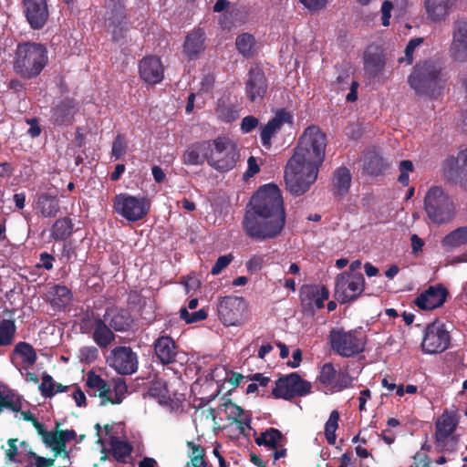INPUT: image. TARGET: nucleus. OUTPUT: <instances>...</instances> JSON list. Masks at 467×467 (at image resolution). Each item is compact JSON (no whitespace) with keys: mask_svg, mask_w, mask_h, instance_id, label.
<instances>
[{"mask_svg":"<svg viewBox=\"0 0 467 467\" xmlns=\"http://www.w3.org/2000/svg\"><path fill=\"white\" fill-rule=\"evenodd\" d=\"M17 440L9 439L7 441V449L5 450V455L10 461H15L16 456L17 454Z\"/></svg>","mask_w":467,"mask_h":467,"instance_id":"0e129e2a","label":"nucleus"},{"mask_svg":"<svg viewBox=\"0 0 467 467\" xmlns=\"http://www.w3.org/2000/svg\"><path fill=\"white\" fill-rule=\"evenodd\" d=\"M339 413L337 410H332L327 421L325 424V435L329 444L336 442V431L338 427Z\"/></svg>","mask_w":467,"mask_h":467,"instance_id":"49530a36","label":"nucleus"},{"mask_svg":"<svg viewBox=\"0 0 467 467\" xmlns=\"http://www.w3.org/2000/svg\"><path fill=\"white\" fill-rule=\"evenodd\" d=\"M73 231V224L71 223V220L68 218H62L53 224L52 227V236L55 239H66L68 237Z\"/></svg>","mask_w":467,"mask_h":467,"instance_id":"c03bdc74","label":"nucleus"},{"mask_svg":"<svg viewBox=\"0 0 467 467\" xmlns=\"http://www.w3.org/2000/svg\"><path fill=\"white\" fill-rule=\"evenodd\" d=\"M239 161L236 145L229 139L219 137L212 140L208 164L220 172L233 170Z\"/></svg>","mask_w":467,"mask_h":467,"instance_id":"1a4fd4ad","label":"nucleus"},{"mask_svg":"<svg viewBox=\"0 0 467 467\" xmlns=\"http://www.w3.org/2000/svg\"><path fill=\"white\" fill-rule=\"evenodd\" d=\"M55 295L59 297L61 303H67L70 298V291L63 285L54 286Z\"/></svg>","mask_w":467,"mask_h":467,"instance_id":"e2e57ef3","label":"nucleus"},{"mask_svg":"<svg viewBox=\"0 0 467 467\" xmlns=\"http://www.w3.org/2000/svg\"><path fill=\"white\" fill-rule=\"evenodd\" d=\"M75 114V104L71 100L61 101L52 111V121L57 125H67Z\"/></svg>","mask_w":467,"mask_h":467,"instance_id":"f704fd0d","label":"nucleus"},{"mask_svg":"<svg viewBox=\"0 0 467 467\" xmlns=\"http://www.w3.org/2000/svg\"><path fill=\"white\" fill-rule=\"evenodd\" d=\"M13 355L21 358L24 368L34 365L36 360V353L33 347L26 342H19L16 345Z\"/></svg>","mask_w":467,"mask_h":467,"instance_id":"4c0bfd02","label":"nucleus"},{"mask_svg":"<svg viewBox=\"0 0 467 467\" xmlns=\"http://www.w3.org/2000/svg\"><path fill=\"white\" fill-rule=\"evenodd\" d=\"M104 317L116 331H126L130 329L133 322L130 314L123 309L108 310Z\"/></svg>","mask_w":467,"mask_h":467,"instance_id":"72a5a7b5","label":"nucleus"},{"mask_svg":"<svg viewBox=\"0 0 467 467\" xmlns=\"http://www.w3.org/2000/svg\"><path fill=\"white\" fill-rule=\"evenodd\" d=\"M180 317L186 323L191 324L204 320L207 317V312L203 308H202L196 312L190 314L186 307H182L180 310Z\"/></svg>","mask_w":467,"mask_h":467,"instance_id":"8fccbe9b","label":"nucleus"},{"mask_svg":"<svg viewBox=\"0 0 467 467\" xmlns=\"http://www.w3.org/2000/svg\"><path fill=\"white\" fill-rule=\"evenodd\" d=\"M290 115L282 110L265 125L261 131V140L264 146L270 147L271 139L280 130L285 122L289 121Z\"/></svg>","mask_w":467,"mask_h":467,"instance_id":"c85d7f7f","label":"nucleus"},{"mask_svg":"<svg viewBox=\"0 0 467 467\" xmlns=\"http://www.w3.org/2000/svg\"><path fill=\"white\" fill-rule=\"evenodd\" d=\"M186 445L190 450L189 457L191 459L186 467H206L204 449L193 441H187Z\"/></svg>","mask_w":467,"mask_h":467,"instance_id":"37998d69","label":"nucleus"},{"mask_svg":"<svg viewBox=\"0 0 467 467\" xmlns=\"http://www.w3.org/2000/svg\"><path fill=\"white\" fill-rule=\"evenodd\" d=\"M244 220L243 229L247 236L256 241H266L279 236L285 224V213L279 188L264 185L253 195Z\"/></svg>","mask_w":467,"mask_h":467,"instance_id":"f257e3e1","label":"nucleus"},{"mask_svg":"<svg viewBox=\"0 0 467 467\" xmlns=\"http://www.w3.org/2000/svg\"><path fill=\"white\" fill-rule=\"evenodd\" d=\"M364 59L365 71L372 77L379 75L385 66L383 52L377 47H368Z\"/></svg>","mask_w":467,"mask_h":467,"instance_id":"c756f323","label":"nucleus"},{"mask_svg":"<svg viewBox=\"0 0 467 467\" xmlns=\"http://www.w3.org/2000/svg\"><path fill=\"white\" fill-rule=\"evenodd\" d=\"M285 439L282 432L275 428H269L255 438V442L259 446H265L270 449L283 447Z\"/></svg>","mask_w":467,"mask_h":467,"instance_id":"c9c22d12","label":"nucleus"},{"mask_svg":"<svg viewBox=\"0 0 467 467\" xmlns=\"http://www.w3.org/2000/svg\"><path fill=\"white\" fill-rule=\"evenodd\" d=\"M139 72L141 79L147 84L154 85L161 82L164 75L161 58L155 56L142 58L139 64Z\"/></svg>","mask_w":467,"mask_h":467,"instance_id":"aec40b11","label":"nucleus"},{"mask_svg":"<svg viewBox=\"0 0 467 467\" xmlns=\"http://www.w3.org/2000/svg\"><path fill=\"white\" fill-rule=\"evenodd\" d=\"M182 284L185 286L186 293L195 290L200 286V281L193 275L182 277Z\"/></svg>","mask_w":467,"mask_h":467,"instance_id":"680f3d73","label":"nucleus"},{"mask_svg":"<svg viewBox=\"0 0 467 467\" xmlns=\"http://www.w3.org/2000/svg\"><path fill=\"white\" fill-rule=\"evenodd\" d=\"M234 256L232 254H226L220 256L214 265L213 266L211 273L213 275H219L228 265L233 261Z\"/></svg>","mask_w":467,"mask_h":467,"instance_id":"5fc2aeb1","label":"nucleus"},{"mask_svg":"<svg viewBox=\"0 0 467 467\" xmlns=\"http://www.w3.org/2000/svg\"><path fill=\"white\" fill-rule=\"evenodd\" d=\"M57 432L61 441V445L63 446L64 450H66L67 442L70 441L76 437V432L72 430L57 431Z\"/></svg>","mask_w":467,"mask_h":467,"instance_id":"69168bd1","label":"nucleus"},{"mask_svg":"<svg viewBox=\"0 0 467 467\" xmlns=\"http://www.w3.org/2000/svg\"><path fill=\"white\" fill-rule=\"evenodd\" d=\"M205 33L197 28L190 32L184 40L183 53L189 59L197 58L205 49Z\"/></svg>","mask_w":467,"mask_h":467,"instance_id":"a878e982","label":"nucleus"},{"mask_svg":"<svg viewBox=\"0 0 467 467\" xmlns=\"http://www.w3.org/2000/svg\"><path fill=\"white\" fill-rule=\"evenodd\" d=\"M246 307V303L242 297L225 296L219 301L217 311L225 326H239L244 320Z\"/></svg>","mask_w":467,"mask_h":467,"instance_id":"2eb2a0df","label":"nucleus"},{"mask_svg":"<svg viewBox=\"0 0 467 467\" xmlns=\"http://www.w3.org/2000/svg\"><path fill=\"white\" fill-rule=\"evenodd\" d=\"M86 386L89 395L100 398L101 406L108 403L120 404L128 391L124 379H113L111 389V386L106 380L93 371L87 374Z\"/></svg>","mask_w":467,"mask_h":467,"instance_id":"39448f33","label":"nucleus"},{"mask_svg":"<svg viewBox=\"0 0 467 467\" xmlns=\"http://www.w3.org/2000/svg\"><path fill=\"white\" fill-rule=\"evenodd\" d=\"M456 427L454 419L447 414H442L436 422V442L437 446L445 450L446 441H453L451 434Z\"/></svg>","mask_w":467,"mask_h":467,"instance_id":"bb28decb","label":"nucleus"},{"mask_svg":"<svg viewBox=\"0 0 467 467\" xmlns=\"http://www.w3.org/2000/svg\"><path fill=\"white\" fill-rule=\"evenodd\" d=\"M126 149H127V144H126L124 136L121 134H119L116 137V140H114L113 145H112V150H111L112 156L116 160L119 159L126 152Z\"/></svg>","mask_w":467,"mask_h":467,"instance_id":"864d4df0","label":"nucleus"},{"mask_svg":"<svg viewBox=\"0 0 467 467\" xmlns=\"http://www.w3.org/2000/svg\"><path fill=\"white\" fill-rule=\"evenodd\" d=\"M67 389L68 386L55 382L53 378L48 374L43 375L42 383L38 387L39 391L46 398H50L57 393L66 391Z\"/></svg>","mask_w":467,"mask_h":467,"instance_id":"a19ab883","label":"nucleus"},{"mask_svg":"<svg viewBox=\"0 0 467 467\" xmlns=\"http://www.w3.org/2000/svg\"><path fill=\"white\" fill-rule=\"evenodd\" d=\"M424 209L430 220L437 224L446 223L451 221L455 215L453 202L439 186H432L427 192Z\"/></svg>","mask_w":467,"mask_h":467,"instance_id":"0eeeda50","label":"nucleus"},{"mask_svg":"<svg viewBox=\"0 0 467 467\" xmlns=\"http://www.w3.org/2000/svg\"><path fill=\"white\" fill-rule=\"evenodd\" d=\"M220 410L223 411L229 420L237 425L240 433L246 434V431L251 430V416L245 413L244 410L231 400H227L220 406Z\"/></svg>","mask_w":467,"mask_h":467,"instance_id":"5701e85b","label":"nucleus"},{"mask_svg":"<svg viewBox=\"0 0 467 467\" xmlns=\"http://www.w3.org/2000/svg\"><path fill=\"white\" fill-rule=\"evenodd\" d=\"M441 245L447 251L467 245V226L459 227L446 234L441 240Z\"/></svg>","mask_w":467,"mask_h":467,"instance_id":"e433bc0d","label":"nucleus"},{"mask_svg":"<svg viewBox=\"0 0 467 467\" xmlns=\"http://www.w3.org/2000/svg\"><path fill=\"white\" fill-rule=\"evenodd\" d=\"M258 123L259 121L255 117L246 116L242 120L241 130L244 133H249L258 125Z\"/></svg>","mask_w":467,"mask_h":467,"instance_id":"4d7b16f0","label":"nucleus"},{"mask_svg":"<svg viewBox=\"0 0 467 467\" xmlns=\"http://www.w3.org/2000/svg\"><path fill=\"white\" fill-rule=\"evenodd\" d=\"M154 351L162 364H170L175 360L177 348L174 340L169 336L160 337L154 343Z\"/></svg>","mask_w":467,"mask_h":467,"instance_id":"cd10ccee","label":"nucleus"},{"mask_svg":"<svg viewBox=\"0 0 467 467\" xmlns=\"http://www.w3.org/2000/svg\"><path fill=\"white\" fill-rule=\"evenodd\" d=\"M410 88L419 96L436 99L446 85L442 63L438 59H428L417 63L408 78Z\"/></svg>","mask_w":467,"mask_h":467,"instance_id":"f03ea898","label":"nucleus"},{"mask_svg":"<svg viewBox=\"0 0 467 467\" xmlns=\"http://www.w3.org/2000/svg\"><path fill=\"white\" fill-rule=\"evenodd\" d=\"M317 381L326 392L335 393L352 387L353 378L348 370H337L332 363L327 362L320 368Z\"/></svg>","mask_w":467,"mask_h":467,"instance_id":"f8f14e48","label":"nucleus"},{"mask_svg":"<svg viewBox=\"0 0 467 467\" xmlns=\"http://www.w3.org/2000/svg\"><path fill=\"white\" fill-rule=\"evenodd\" d=\"M422 42L423 39L420 37L410 39L404 50L405 56L399 57L398 61L400 63L406 61L408 64H411L413 60V52Z\"/></svg>","mask_w":467,"mask_h":467,"instance_id":"603ef678","label":"nucleus"},{"mask_svg":"<svg viewBox=\"0 0 467 467\" xmlns=\"http://www.w3.org/2000/svg\"><path fill=\"white\" fill-rule=\"evenodd\" d=\"M393 9V5L390 1H385L381 6V14H382V25L384 26H388L389 25V19L391 17V10Z\"/></svg>","mask_w":467,"mask_h":467,"instance_id":"bf43d9fd","label":"nucleus"},{"mask_svg":"<svg viewBox=\"0 0 467 467\" xmlns=\"http://www.w3.org/2000/svg\"><path fill=\"white\" fill-rule=\"evenodd\" d=\"M351 183V174L346 167H339L334 172L333 186L335 192L344 195L348 192Z\"/></svg>","mask_w":467,"mask_h":467,"instance_id":"58836bf2","label":"nucleus"},{"mask_svg":"<svg viewBox=\"0 0 467 467\" xmlns=\"http://www.w3.org/2000/svg\"><path fill=\"white\" fill-rule=\"evenodd\" d=\"M328 298V291L326 288H322L320 292H317L314 298V304L317 308L324 307V302Z\"/></svg>","mask_w":467,"mask_h":467,"instance_id":"338daca9","label":"nucleus"},{"mask_svg":"<svg viewBox=\"0 0 467 467\" xmlns=\"http://www.w3.org/2000/svg\"><path fill=\"white\" fill-rule=\"evenodd\" d=\"M442 170L448 179H460L462 185L467 189V149L460 151L457 157L447 158Z\"/></svg>","mask_w":467,"mask_h":467,"instance_id":"f3484780","label":"nucleus"},{"mask_svg":"<svg viewBox=\"0 0 467 467\" xmlns=\"http://www.w3.org/2000/svg\"><path fill=\"white\" fill-rule=\"evenodd\" d=\"M450 334L445 325L437 321L427 326L421 343L422 350L428 354L441 353L450 346Z\"/></svg>","mask_w":467,"mask_h":467,"instance_id":"4468645a","label":"nucleus"},{"mask_svg":"<svg viewBox=\"0 0 467 467\" xmlns=\"http://www.w3.org/2000/svg\"><path fill=\"white\" fill-rule=\"evenodd\" d=\"M327 137L321 130L315 125L307 127L299 139L294 154L317 164H322L325 159Z\"/></svg>","mask_w":467,"mask_h":467,"instance_id":"6e6552de","label":"nucleus"},{"mask_svg":"<svg viewBox=\"0 0 467 467\" xmlns=\"http://www.w3.org/2000/svg\"><path fill=\"white\" fill-rule=\"evenodd\" d=\"M114 209L117 213L128 221L136 222L148 213L150 203L145 198L120 193L114 198Z\"/></svg>","mask_w":467,"mask_h":467,"instance_id":"9b49d317","label":"nucleus"},{"mask_svg":"<svg viewBox=\"0 0 467 467\" xmlns=\"http://www.w3.org/2000/svg\"><path fill=\"white\" fill-rule=\"evenodd\" d=\"M447 291L442 286H430L415 300V304L423 310H432L443 305Z\"/></svg>","mask_w":467,"mask_h":467,"instance_id":"b1692460","label":"nucleus"},{"mask_svg":"<svg viewBox=\"0 0 467 467\" xmlns=\"http://www.w3.org/2000/svg\"><path fill=\"white\" fill-rule=\"evenodd\" d=\"M457 0H424L426 18L431 23L444 22L451 15Z\"/></svg>","mask_w":467,"mask_h":467,"instance_id":"412c9836","label":"nucleus"},{"mask_svg":"<svg viewBox=\"0 0 467 467\" xmlns=\"http://www.w3.org/2000/svg\"><path fill=\"white\" fill-rule=\"evenodd\" d=\"M26 19L34 29L42 28L48 18L47 0H22Z\"/></svg>","mask_w":467,"mask_h":467,"instance_id":"a211bd4d","label":"nucleus"},{"mask_svg":"<svg viewBox=\"0 0 467 467\" xmlns=\"http://www.w3.org/2000/svg\"><path fill=\"white\" fill-rule=\"evenodd\" d=\"M331 349L343 358H352L365 350L367 336L361 328H333L328 336Z\"/></svg>","mask_w":467,"mask_h":467,"instance_id":"423d86ee","label":"nucleus"},{"mask_svg":"<svg viewBox=\"0 0 467 467\" xmlns=\"http://www.w3.org/2000/svg\"><path fill=\"white\" fill-rule=\"evenodd\" d=\"M320 164L307 161L299 154H294L285 171L287 190L295 195L305 193L316 182Z\"/></svg>","mask_w":467,"mask_h":467,"instance_id":"7ed1b4c3","label":"nucleus"},{"mask_svg":"<svg viewBox=\"0 0 467 467\" xmlns=\"http://www.w3.org/2000/svg\"><path fill=\"white\" fill-rule=\"evenodd\" d=\"M301 4L304 5L310 11H317L323 9L327 4V0H299Z\"/></svg>","mask_w":467,"mask_h":467,"instance_id":"13d9d810","label":"nucleus"},{"mask_svg":"<svg viewBox=\"0 0 467 467\" xmlns=\"http://www.w3.org/2000/svg\"><path fill=\"white\" fill-rule=\"evenodd\" d=\"M110 451L114 459L121 463H127L130 459L132 447L128 442L112 438L110 442Z\"/></svg>","mask_w":467,"mask_h":467,"instance_id":"ea45409f","label":"nucleus"},{"mask_svg":"<svg viewBox=\"0 0 467 467\" xmlns=\"http://www.w3.org/2000/svg\"><path fill=\"white\" fill-rule=\"evenodd\" d=\"M26 122L30 125V128L28 129V134L33 137H38L41 133V129L36 121V119H27Z\"/></svg>","mask_w":467,"mask_h":467,"instance_id":"774afa93","label":"nucleus"},{"mask_svg":"<svg viewBox=\"0 0 467 467\" xmlns=\"http://www.w3.org/2000/svg\"><path fill=\"white\" fill-rule=\"evenodd\" d=\"M105 321L96 318L92 322V338L100 348H108L115 339L114 333L106 325Z\"/></svg>","mask_w":467,"mask_h":467,"instance_id":"2f4dec72","label":"nucleus"},{"mask_svg":"<svg viewBox=\"0 0 467 467\" xmlns=\"http://www.w3.org/2000/svg\"><path fill=\"white\" fill-rule=\"evenodd\" d=\"M267 90L266 78L259 68L251 69L245 84V94L250 101H260Z\"/></svg>","mask_w":467,"mask_h":467,"instance_id":"4be33fe9","label":"nucleus"},{"mask_svg":"<svg viewBox=\"0 0 467 467\" xmlns=\"http://www.w3.org/2000/svg\"><path fill=\"white\" fill-rule=\"evenodd\" d=\"M16 332V326L14 320L0 319V347L12 345Z\"/></svg>","mask_w":467,"mask_h":467,"instance_id":"79ce46f5","label":"nucleus"},{"mask_svg":"<svg viewBox=\"0 0 467 467\" xmlns=\"http://www.w3.org/2000/svg\"><path fill=\"white\" fill-rule=\"evenodd\" d=\"M264 256L262 255H254L252 256L249 261L246 263V268L249 273H255L259 270H261L263 265H264Z\"/></svg>","mask_w":467,"mask_h":467,"instance_id":"6e6d98bb","label":"nucleus"},{"mask_svg":"<svg viewBox=\"0 0 467 467\" xmlns=\"http://www.w3.org/2000/svg\"><path fill=\"white\" fill-rule=\"evenodd\" d=\"M364 169L373 175L382 173L389 167V163L383 159L376 149H369L364 154Z\"/></svg>","mask_w":467,"mask_h":467,"instance_id":"473e14b6","label":"nucleus"},{"mask_svg":"<svg viewBox=\"0 0 467 467\" xmlns=\"http://www.w3.org/2000/svg\"><path fill=\"white\" fill-rule=\"evenodd\" d=\"M235 45L238 51L242 55L248 57L253 52V48L254 46V38L253 37L252 35L244 33L237 36Z\"/></svg>","mask_w":467,"mask_h":467,"instance_id":"de8ad7c7","label":"nucleus"},{"mask_svg":"<svg viewBox=\"0 0 467 467\" xmlns=\"http://www.w3.org/2000/svg\"><path fill=\"white\" fill-rule=\"evenodd\" d=\"M451 53L455 60L467 61V21L453 23Z\"/></svg>","mask_w":467,"mask_h":467,"instance_id":"6ab92c4d","label":"nucleus"},{"mask_svg":"<svg viewBox=\"0 0 467 467\" xmlns=\"http://www.w3.org/2000/svg\"><path fill=\"white\" fill-rule=\"evenodd\" d=\"M43 441L47 446L50 447L55 451L56 456L62 453L65 457L68 456L67 451L64 450L63 446L61 445L57 431H48L47 434H46Z\"/></svg>","mask_w":467,"mask_h":467,"instance_id":"09e8293b","label":"nucleus"},{"mask_svg":"<svg viewBox=\"0 0 467 467\" xmlns=\"http://www.w3.org/2000/svg\"><path fill=\"white\" fill-rule=\"evenodd\" d=\"M311 388L310 382L304 380L297 373L294 372L277 379L272 393L275 398L291 400L310 393Z\"/></svg>","mask_w":467,"mask_h":467,"instance_id":"ddd939ff","label":"nucleus"},{"mask_svg":"<svg viewBox=\"0 0 467 467\" xmlns=\"http://www.w3.org/2000/svg\"><path fill=\"white\" fill-rule=\"evenodd\" d=\"M365 278L360 273L343 272L337 275L335 297L340 304L356 300L363 292Z\"/></svg>","mask_w":467,"mask_h":467,"instance_id":"9d476101","label":"nucleus"},{"mask_svg":"<svg viewBox=\"0 0 467 467\" xmlns=\"http://www.w3.org/2000/svg\"><path fill=\"white\" fill-rule=\"evenodd\" d=\"M399 170L400 174L398 181L405 186L408 185L410 182V173L414 170L413 163L408 160L401 161L399 164Z\"/></svg>","mask_w":467,"mask_h":467,"instance_id":"3c124183","label":"nucleus"},{"mask_svg":"<svg viewBox=\"0 0 467 467\" xmlns=\"http://www.w3.org/2000/svg\"><path fill=\"white\" fill-rule=\"evenodd\" d=\"M47 50L38 43L26 42L16 47L15 71L25 78L38 76L47 63Z\"/></svg>","mask_w":467,"mask_h":467,"instance_id":"20e7f679","label":"nucleus"},{"mask_svg":"<svg viewBox=\"0 0 467 467\" xmlns=\"http://www.w3.org/2000/svg\"><path fill=\"white\" fill-rule=\"evenodd\" d=\"M247 165H248V168H247V171H245V173L244 175V178H251L254 174L259 172L260 168H259V165L257 163L256 159L254 156H251L247 160Z\"/></svg>","mask_w":467,"mask_h":467,"instance_id":"052dcab7","label":"nucleus"},{"mask_svg":"<svg viewBox=\"0 0 467 467\" xmlns=\"http://www.w3.org/2000/svg\"><path fill=\"white\" fill-rule=\"evenodd\" d=\"M212 140H202L190 145L183 153L182 161L185 165H202L208 162Z\"/></svg>","mask_w":467,"mask_h":467,"instance_id":"393cba45","label":"nucleus"},{"mask_svg":"<svg viewBox=\"0 0 467 467\" xmlns=\"http://www.w3.org/2000/svg\"><path fill=\"white\" fill-rule=\"evenodd\" d=\"M216 113L219 118L227 122L233 121L239 117L238 108L232 104H226L223 100L219 101Z\"/></svg>","mask_w":467,"mask_h":467,"instance_id":"a18cd8bd","label":"nucleus"},{"mask_svg":"<svg viewBox=\"0 0 467 467\" xmlns=\"http://www.w3.org/2000/svg\"><path fill=\"white\" fill-rule=\"evenodd\" d=\"M35 209L42 217H55L60 210L59 201L57 196L40 193L36 197Z\"/></svg>","mask_w":467,"mask_h":467,"instance_id":"7c9ffc66","label":"nucleus"},{"mask_svg":"<svg viewBox=\"0 0 467 467\" xmlns=\"http://www.w3.org/2000/svg\"><path fill=\"white\" fill-rule=\"evenodd\" d=\"M108 365L119 375H131L138 370V355L130 347H116L107 358Z\"/></svg>","mask_w":467,"mask_h":467,"instance_id":"dca6fc26","label":"nucleus"}]
</instances>
